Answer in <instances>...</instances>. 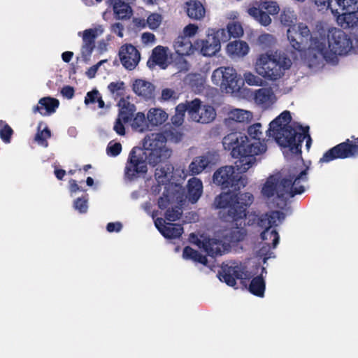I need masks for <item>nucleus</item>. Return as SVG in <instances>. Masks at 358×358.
Wrapping results in <instances>:
<instances>
[{"instance_id": "obj_1", "label": "nucleus", "mask_w": 358, "mask_h": 358, "mask_svg": "<svg viewBox=\"0 0 358 358\" xmlns=\"http://www.w3.org/2000/svg\"><path fill=\"white\" fill-rule=\"evenodd\" d=\"M143 150L133 148L129 154L125 167V176L131 180L138 174L148 171L147 164L156 166L166 162L172 155L173 150L167 144V138L163 133H152L143 140Z\"/></svg>"}, {"instance_id": "obj_2", "label": "nucleus", "mask_w": 358, "mask_h": 358, "mask_svg": "<svg viewBox=\"0 0 358 358\" xmlns=\"http://www.w3.org/2000/svg\"><path fill=\"white\" fill-rule=\"evenodd\" d=\"M315 29V50L326 62L336 64L338 56L346 55L353 49L352 38L343 30L336 27L326 30L321 24H317Z\"/></svg>"}, {"instance_id": "obj_3", "label": "nucleus", "mask_w": 358, "mask_h": 358, "mask_svg": "<svg viewBox=\"0 0 358 358\" xmlns=\"http://www.w3.org/2000/svg\"><path fill=\"white\" fill-rule=\"evenodd\" d=\"M307 169L299 173L289 176V178L282 177L280 174L269 176L262 188V195L278 206L283 204L282 201L304 192L307 180Z\"/></svg>"}, {"instance_id": "obj_4", "label": "nucleus", "mask_w": 358, "mask_h": 358, "mask_svg": "<svg viewBox=\"0 0 358 358\" xmlns=\"http://www.w3.org/2000/svg\"><path fill=\"white\" fill-rule=\"evenodd\" d=\"M222 144L225 150H231L234 157L238 158L235 165L241 173L252 167L256 163L255 156L265 152L267 149L264 142L250 143L246 135L237 132L224 136Z\"/></svg>"}, {"instance_id": "obj_5", "label": "nucleus", "mask_w": 358, "mask_h": 358, "mask_svg": "<svg viewBox=\"0 0 358 358\" xmlns=\"http://www.w3.org/2000/svg\"><path fill=\"white\" fill-rule=\"evenodd\" d=\"M292 60L284 52H266L259 54L254 64V69L259 76L269 81L280 79L292 66Z\"/></svg>"}, {"instance_id": "obj_6", "label": "nucleus", "mask_w": 358, "mask_h": 358, "mask_svg": "<svg viewBox=\"0 0 358 358\" xmlns=\"http://www.w3.org/2000/svg\"><path fill=\"white\" fill-rule=\"evenodd\" d=\"M253 199L252 194L248 192L238 194L226 192L217 196L214 204L222 209L220 213L224 220H236L241 224L246 217L247 207L252 204Z\"/></svg>"}, {"instance_id": "obj_7", "label": "nucleus", "mask_w": 358, "mask_h": 358, "mask_svg": "<svg viewBox=\"0 0 358 358\" xmlns=\"http://www.w3.org/2000/svg\"><path fill=\"white\" fill-rule=\"evenodd\" d=\"M309 127H302L300 124H296L294 128L283 130L280 132V136L282 140L284 139L285 142H280L277 137H273L279 145L284 148H288L289 150L294 153L297 154L301 151L302 145L303 141L305 143V149L309 151L311 145L312 139L308 134Z\"/></svg>"}, {"instance_id": "obj_8", "label": "nucleus", "mask_w": 358, "mask_h": 358, "mask_svg": "<svg viewBox=\"0 0 358 358\" xmlns=\"http://www.w3.org/2000/svg\"><path fill=\"white\" fill-rule=\"evenodd\" d=\"M213 180L217 185L223 188L231 187L234 190L245 187L248 182V178L236 173L232 166H224L218 169L213 174Z\"/></svg>"}, {"instance_id": "obj_9", "label": "nucleus", "mask_w": 358, "mask_h": 358, "mask_svg": "<svg viewBox=\"0 0 358 358\" xmlns=\"http://www.w3.org/2000/svg\"><path fill=\"white\" fill-rule=\"evenodd\" d=\"M229 40V36L224 29H208L206 39L197 40L195 45L200 48L204 56H213L221 48V42Z\"/></svg>"}, {"instance_id": "obj_10", "label": "nucleus", "mask_w": 358, "mask_h": 358, "mask_svg": "<svg viewBox=\"0 0 358 358\" xmlns=\"http://www.w3.org/2000/svg\"><path fill=\"white\" fill-rule=\"evenodd\" d=\"M211 80L215 85L221 87L229 94L238 92L240 85L236 69L229 66H222L213 71Z\"/></svg>"}, {"instance_id": "obj_11", "label": "nucleus", "mask_w": 358, "mask_h": 358, "mask_svg": "<svg viewBox=\"0 0 358 358\" xmlns=\"http://www.w3.org/2000/svg\"><path fill=\"white\" fill-rule=\"evenodd\" d=\"M285 219V215L282 213L275 210L271 211L264 215H262L258 222V224L262 227L265 229V230L262 233V238L263 240H267L268 236H270V238H273V244L274 247H276L279 242V236L275 229H271L273 227H276L280 224L283 220Z\"/></svg>"}, {"instance_id": "obj_12", "label": "nucleus", "mask_w": 358, "mask_h": 358, "mask_svg": "<svg viewBox=\"0 0 358 358\" xmlns=\"http://www.w3.org/2000/svg\"><path fill=\"white\" fill-rule=\"evenodd\" d=\"M189 116L195 122L208 124L215 119L216 111L212 106L195 99L189 101Z\"/></svg>"}, {"instance_id": "obj_13", "label": "nucleus", "mask_w": 358, "mask_h": 358, "mask_svg": "<svg viewBox=\"0 0 358 358\" xmlns=\"http://www.w3.org/2000/svg\"><path fill=\"white\" fill-rule=\"evenodd\" d=\"M287 36L290 45L297 50L303 49L304 42L311 38L310 29L303 23L289 27L287 31Z\"/></svg>"}, {"instance_id": "obj_14", "label": "nucleus", "mask_w": 358, "mask_h": 358, "mask_svg": "<svg viewBox=\"0 0 358 358\" xmlns=\"http://www.w3.org/2000/svg\"><path fill=\"white\" fill-rule=\"evenodd\" d=\"M196 244L199 248H203L211 256L222 255L229 248L228 242L226 241L222 233L217 234L215 237L211 238L199 240Z\"/></svg>"}, {"instance_id": "obj_15", "label": "nucleus", "mask_w": 358, "mask_h": 358, "mask_svg": "<svg viewBox=\"0 0 358 358\" xmlns=\"http://www.w3.org/2000/svg\"><path fill=\"white\" fill-rule=\"evenodd\" d=\"M350 157H354V155L350 148V139H346L326 151L319 162L328 163L337 159H344Z\"/></svg>"}, {"instance_id": "obj_16", "label": "nucleus", "mask_w": 358, "mask_h": 358, "mask_svg": "<svg viewBox=\"0 0 358 358\" xmlns=\"http://www.w3.org/2000/svg\"><path fill=\"white\" fill-rule=\"evenodd\" d=\"M248 277L247 273L241 264L233 263L231 265H224L219 273V278L227 285L234 287L236 285V279H243Z\"/></svg>"}, {"instance_id": "obj_17", "label": "nucleus", "mask_w": 358, "mask_h": 358, "mask_svg": "<svg viewBox=\"0 0 358 358\" xmlns=\"http://www.w3.org/2000/svg\"><path fill=\"white\" fill-rule=\"evenodd\" d=\"M219 161V155L215 151H210L196 157L189 165V171L192 175L202 173L206 168L216 164Z\"/></svg>"}, {"instance_id": "obj_18", "label": "nucleus", "mask_w": 358, "mask_h": 358, "mask_svg": "<svg viewBox=\"0 0 358 358\" xmlns=\"http://www.w3.org/2000/svg\"><path fill=\"white\" fill-rule=\"evenodd\" d=\"M292 119L289 111L285 110L269 124L267 131L269 136L277 137L280 142H285L280 136V132L287 129L294 128L296 124H290Z\"/></svg>"}, {"instance_id": "obj_19", "label": "nucleus", "mask_w": 358, "mask_h": 358, "mask_svg": "<svg viewBox=\"0 0 358 358\" xmlns=\"http://www.w3.org/2000/svg\"><path fill=\"white\" fill-rule=\"evenodd\" d=\"M119 57L122 66L129 71L134 69L141 59L140 52L131 44H125L120 48Z\"/></svg>"}, {"instance_id": "obj_20", "label": "nucleus", "mask_w": 358, "mask_h": 358, "mask_svg": "<svg viewBox=\"0 0 358 358\" xmlns=\"http://www.w3.org/2000/svg\"><path fill=\"white\" fill-rule=\"evenodd\" d=\"M104 31L102 25H97L93 28L85 29L79 32L78 35L83 38L82 52L84 55L88 56L94 48L96 38L101 36Z\"/></svg>"}, {"instance_id": "obj_21", "label": "nucleus", "mask_w": 358, "mask_h": 358, "mask_svg": "<svg viewBox=\"0 0 358 358\" xmlns=\"http://www.w3.org/2000/svg\"><path fill=\"white\" fill-rule=\"evenodd\" d=\"M253 101L262 108L268 109L276 102L277 97L271 87H262L255 90Z\"/></svg>"}, {"instance_id": "obj_22", "label": "nucleus", "mask_w": 358, "mask_h": 358, "mask_svg": "<svg viewBox=\"0 0 358 358\" xmlns=\"http://www.w3.org/2000/svg\"><path fill=\"white\" fill-rule=\"evenodd\" d=\"M155 224L160 233L166 238H177L183 233V228L178 224L167 222L162 218L155 220Z\"/></svg>"}, {"instance_id": "obj_23", "label": "nucleus", "mask_w": 358, "mask_h": 358, "mask_svg": "<svg viewBox=\"0 0 358 358\" xmlns=\"http://www.w3.org/2000/svg\"><path fill=\"white\" fill-rule=\"evenodd\" d=\"M315 5L318 7L319 10H330L334 15H336L338 12L335 6L339 8H349V6L355 8L357 5V0H315Z\"/></svg>"}, {"instance_id": "obj_24", "label": "nucleus", "mask_w": 358, "mask_h": 358, "mask_svg": "<svg viewBox=\"0 0 358 358\" xmlns=\"http://www.w3.org/2000/svg\"><path fill=\"white\" fill-rule=\"evenodd\" d=\"M345 10L341 15H337V22L343 29H350L357 25L358 22V0L357 5L349 6V8H341Z\"/></svg>"}, {"instance_id": "obj_25", "label": "nucleus", "mask_w": 358, "mask_h": 358, "mask_svg": "<svg viewBox=\"0 0 358 358\" xmlns=\"http://www.w3.org/2000/svg\"><path fill=\"white\" fill-rule=\"evenodd\" d=\"M151 59L152 63L150 61L148 62V65L150 67L155 64L165 69L171 62V54L168 48L158 45L153 49Z\"/></svg>"}, {"instance_id": "obj_26", "label": "nucleus", "mask_w": 358, "mask_h": 358, "mask_svg": "<svg viewBox=\"0 0 358 358\" xmlns=\"http://www.w3.org/2000/svg\"><path fill=\"white\" fill-rule=\"evenodd\" d=\"M226 222H231L232 227L229 230L224 231V233H222L227 242H228V246L229 247L230 243H236L243 240L245 236H246V231L244 229V226L245 225V219H243V222L241 224H238L240 222H237L236 220H225Z\"/></svg>"}, {"instance_id": "obj_27", "label": "nucleus", "mask_w": 358, "mask_h": 358, "mask_svg": "<svg viewBox=\"0 0 358 358\" xmlns=\"http://www.w3.org/2000/svg\"><path fill=\"white\" fill-rule=\"evenodd\" d=\"M136 0H109V3L113 6V9L115 17L118 20L128 19L132 14L131 5Z\"/></svg>"}, {"instance_id": "obj_28", "label": "nucleus", "mask_w": 358, "mask_h": 358, "mask_svg": "<svg viewBox=\"0 0 358 358\" xmlns=\"http://www.w3.org/2000/svg\"><path fill=\"white\" fill-rule=\"evenodd\" d=\"M226 50L231 58L240 59L249 53L250 46L245 41L236 40L227 44Z\"/></svg>"}, {"instance_id": "obj_29", "label": "nucleus", "mask_w": 358, "mask_h": 358, "mask_svg": "<svg viewBox=\"0 0 358 358\" xmlns=\"http://www.w3.org/2000/svg\"><path fill=\"white\" fill-rule=\"evenodd\" d=\"M182 200L180 187L175 186L171 191L169 189L166 192L163 193V196L158 201V205L160 208H164L167 207L169 203L179 204Z\"/></svg>"}, {"instance_id": "obj_30", "label": "nucleus", "mask_w": 358, "mask_h": 358, "mask_svg": "<svg viewBox=\"0 0 358 358\" xmlns=\"http://www.w3.org/2000/svg\"><path fill=\"white\" fill-rule=\"evenodd\" d=\"M187 189L186 198L192 203H195L203 194V183L200 179L192 178L187 182Z\"/></svg>"}, {"instance_id": "obj_31", "label": "nucleus", "mask_w": 358, "mask_h": 358, "mask_svg": "<svg viewBox=\"0 0 358 358\" xmlns=\"http://www.w3.org/2000/svg\"><path fill=\"white\" fill-rule=\"evenodd\" d=\"M132 89L138 96L145 99H150L154 96L155 87L147 80L136 79L133 83Z\"/></svg>"}, {"instance_id": "obj_32", "label": "nucleus", "mask_w": 358, "mask_h": 358, "mask_svg": "<svg viewBox=\"0 0 358 358\" xmlns=\"http://www.w3.org/2000/svg\"><path fill=\"white\" fill-rule=\"evenodd\" d=\"M253 117V113L245 109L233 108L227 112L228 120L238 123L248 124L252 121Z\"/></svg>"}, {"instance_id": "obj_33", "label": "nucleus", "mask_w": 358, "mask_h": 358, "mask_svg": "<svg viewBox=\"0 0 358 358\" xmlns=\"http://www.w3.org/2000/svg\"><path fill=\"white\" fill-rule=\"evenodd\" d=\"M59 106V101L55 99L45 97L40 99L38 104L33 109L34 113H39L42 115H48L53 113Z\"/></svg>"}, {"instance_id": "obj_34", "label": "nucleus", "mask_w": 358, "mask_h": 358, "mask_svg": "<svg viewBox=\"0 0 358 358\" xmlns=\"http://www.w3.org/2000/svg\"><path fill=\"white\" fill-rule=\"evenodd\" d=\"M169 117L168 113L161 108H151L147 113L149 125L157 127L164 124Z\"/></svg>"}, {"instance_id": "obj_35", "label": "nucleus", "mask_w": 358, "mask_h": 358, "mask_svg": "<svg viewBox=\"0 0 358 358\" xmlns=\"http://www.w3.org/2000/svg\"><path fill=\"white\" fill-rule=\"evenodd\" d=\"M173 48L176 52L182 56L190 55L194 52V48L190 40L182 36H179L175 40Z\"/></svg>"}, {"instance_id": "obj_36", "label": "nucleus", "mask_w": 358, "mask_h": 358, "mask_svg": "<svg viewBox=\"0 0 358 358\" xmlns=\"http://www.w3.org/2000/svg\"><path fill=\"white\" fill-rule=\"evenodd\" d=\"M118 106L120 110L117 118L124 122H131L136 111V106L123 98L120 100Z\"/></svg>"}, {"instance_id": "obj_37", "label": "nucleus", "mask_w": 358, "mask_h": 358, "mask_svg": "<svg viewBox=\"0 0 358 358\" xmlns=\"http://www.w3.org/2000/svg\"><path fill=\"white\" fill-rule=\"evenodd\" d=\"M187 15L194 20H201L205 16V8L201 2L192 0L186 3Z\"/></svg>"}, {"instance_id": "obj_38", "label": "nucleus", "mask_w": 358, "mask_h": 358, "mask_svg": "<svg viewBox=\"0 0 358 358\" xmlns=\"http://www.w3.org/2000/svg\"><path fill=\"white\" fill-rule=\"evenodd\" d=\"M248 14L263 26H268L271 23V18L262 9L253 6L248 10Z\"/></svg>"}, {"instance_id": "obj_39", "label": "nucleus", "mask_w": 358, "mask_h": 358, "mask_svg": "<svg viewBox=\"0 0 358 358\" xmlns=\"http://www.w3.org/2000/svg\"><path fill=\"white\" fill-rule=\"evenodd\" d=\"M173 168L169 164L160 165L156 168L155 178L159 184H165L171 178Z\"/></svg>"}, {"instance_id": "obj_40", "label": "nucleus", "mask_w": 358, "mask_h": 358, "mask_svg": "<svg viewBox=\"0 0 358 358\" xmlns=\"http://www.w3.org/2000/svg\"><path fill=\"white\" fill-rule=\"evenodd\" d=\"M130 125L137 132H144L149 129V123L144 113L138 112L132 118Z\"/></svg>"}, {"instance_id": "obj_41", "label": "nucleus", "mask_w": 358, "mask_h": 358, "mask_svg": "<svg viewBox=\"0 0 358 358\" xmlns=\"http://www.w3.org/2000/svg\"><path fill=\"white\" fill-rule=\"evenodd\" d=\"M185 112L189 114V101L178 104L176 108V113L171 117L174 125L180 126L183 123Z\"/></svg>"}, {"instance_id": "obj_42", "label": "nucleus", "mask_w": 358, "mask_h": 358, "mask_svg": "<svg viewBox=\"0 0 358 358\" xmlns=\"http://www.w3.org/2000/svg\"><path fill=\"white\" fill-rule=\"evenodd\" d=\"M50 131L48 127L43 122H40L38 125V132L35 136V141L38 144L43 147H47V139L50 137Z\"/></svg>"}, {"instance_id": "obj_43", "label": "nucleus", "mask_w": 358, "mask_h": 358, "mask_svg": "<svg viewBox=\"0 0 358 358\" xmlns=\"http://www.w3.org/2000/svg\"><path fill=\"white\" fill-rule=\"evenodd\" d=\"M182 257L185 259H191L199 262L203 265L207 264V259L205 256L200 255L197 251L189 247H185L183 250Z\"/></svg>"}, {"instance_id": "obj_44", "label": "nucleus", "mask_w": 358, "mask_h": 358, "mask_svg": "<svg viewBox=\"0 0 358 358\" xmlns=\"http://www.w3.org/2000/svg\"><path fill=\"white\" fill-rule=\"evenodd\" d=\"M296 20V16L293 10L290 8H285L280 15V20L282 24L286 27H294V23Z\"/></svg>"}, {"instance_id": "obj_45", "label": "nucleus", "mask_w": 358, "mask_h": 358, "mask_svg": "<svg viewBox=\"0 0 358 358\" xmlns=\"http://www.w3.org/2000/svg\"><path fill=\"white\" fill-rule=\"evenodd\" d=\"M276 43V38L272 34L264 33L259 36L257 44L262 49H267L273 47Z\"/></svg>"}, {"instance_id": "obj_46", "label": "nucleus", "mask_w": 358, "mask_h": 358, "mask_svg": "<svg viewBox=\"0 0 358 358\" xmlns=\"http://www.w3.org/2000/svg\"><path fill=\"white\" fill-rule=\"evenodd\" d=\"M243 79L250 86L259 87L264 84V80L262 77L258 74L256 75L254 73L246 71L243 74Z\"/></svg>"}, {"instance_id": "obj_47", "label": "nucleus", "mask_w": 358, "mask_h": 358, "mask_svg": "<svg viewBox=\"0 0 358 358\" xmlns=\"http://www.w3.org/2000/svg\"><path fill=\"white\" fill-rule=\"evenodd\" d=\"M264 289L265 283L262 277H256L252 280L250 285V292L257 296H262L264 294Z\"/></svg>"}, {"instance_id": "obj_48", "label": "nucleus", "mask_w": 358, "mask_h": 358, "mask_svg": "<svg viewBox=\"0 0 358 358\" xmlns=\"http://www.w3.org/2000/svg\"><path fill=\"white\" fill-rule=\"evenodd\" d=\"M255 5L266 10L270 15H276L280 10L278 5L275 1L259 0L256 1Z\"/></svg>"}, {"instance_id": "obj_49", "label": "nucleus", "mask_w": 358, "mask_h": 358, "mask_svg": "<svg viewBox=\"0 0 358 358\" xmlns=\"http://www.w3.org/2000/svg\"><path fill=\"white\" fill-rule=\"evenodd\" d=\"M108 89L115 98L121 97L125 92V84L122 81L112 82Z\"/></svg>"}, {"instance_id": "obj_50", "label": "nucleus", "mask_w": 358, "mask_h": 358, "mask_svg": "<svg viewBox=\"0 0 358 358\" xmlns=\"http://www.w3.org/2000/svg\"><path fill=\"white\" fill-rule=\"evenodd\" d=\"M163 20L162 15L157 13H152L148 16L147 26L152 30L159 27Z\"/></svg>"}, {"instance_id": "obj_51", "label": "nucleus", "mask_w": 358, "mask_h": 358, "mask_svg": "<svg viewBox=\"0 0 358 358\" xmlns=\"http://www.w3.org/2000/svg\"><path fill=\"white\" fill-rule=\"evenodd\" d=\"M13 129L4 121L0 120V137L6 143L10 141Z\"/></svg>"}, {"instance_id": "obj_52", "label": "nucleus", "mask_w": 358, "mask_h": 358, "mask_svg": "<svg viewBox=\"0 0 358 358\" xmlns=\"http://www.w3.org/2000/svg\"><path fill=\"white\" fill-rule=\"evenodd\" d=\"M227 33L229 38L230 36L233 37H240L243 34V29L242 26L238 22H232L229 23L227 26Z\"/></svg>"}, {"instance_id": "obj_53", "label": "nucleus", "mask_w": 358, "mask_h": 358, "mask_svg": "<svg viewBox=\"0 0 358 358\" xmlns=\"http://www.w3.org/2000/svg\"><path fill=\"white\" fill-rule=\"evenodd\" d=\"M178 99V94L172 89L164 88L162 90L159 100L161 101H173Z\"/></svg>"}, {"instance_id": "obj_54", "label": "nucleus", "mask_w": 358, "mask_h": 358, "mask_svg": "<svg viewBox=\"0 0 358 358\" xmlns=\"http://www.w3.org/2000/svg\"><path fill=\"white\" fill-rule=\"evenodd\" d=\"M182 215V212L178 206L169 209L166 213V220L174 222L178 220Z\"/></svg>"}, {"instance_id": "obj_55", "label": "nucleus", "mask_w": 358, "mask_h": 358, "mask_svg": "<svg viewBox=\"0 0 358 358\" xmlns=\"http://www.w3.org/2000/svg\"><path fill=\"white\" fill-rule=\"evenodd\" d=\"M261 127L262 125L259 123L250 126L248 129V135L253 139H259L260 136L262 135Z\"/></svg>"}, {"instance_id": "obj_56", "label": "nucleus", "mask_w": 358, "mask_h": 358, "mask_svg": "<svg viewBox=\"0 0 358 358\" xmlns=\"http://www.w3.org/2000/svg\"><path fill=\"white\" fill-rule=\"evenodd\" d=\"M122 150V145L120 143L110 142L107 147V153L111 156L118 155Z\"/></svg>"}, {"instance_id": "obj_57", "label": "nucleus", "mask_w": 358, "mask_h": 358, "mask_svg": "<svg viewBox=\"0 0 358 358\" xmlns=\"http://www.w3.org/2000/svg\"><path fill=\"white\" fill-rule=\"evenodd\" d=\"M199 30L198 26L194 24H189L184 27L182 34L184 37L189 38L195 36Z\"/></svg>"}, {"instance_id": "obj_58", "label": "nucleus", "mask_w": 358, "mask_h": 358, "mask_svg": "<svg viewBox=\"0 0 358 358\" xmlns=\"http://www.w3.org/2000/svg\"><path fill=\"white\" fill-rule=\"evenodd\" d=\"M141 42L145 45H152L155 43V36L150 32L143 33L141 35Z\"/></svg>"}, {"instance_id": "obj_59", "label": "nucleus", "mask_w": 358, "mask_h": 358, "mask_svg": "<svg viewBox=\"0 0 358 358\" xmlns=\"http://www.w3.org/2000/svg\"><path fill=\"white\" fill-rule=\"evenodd\" d=\"M87 201L84 199H78L74 202V208L80 213H86L88 208Z\"/></svg>"}, {"instance_id": "obj_60", "label": "nucleus", "mask_w": 358, "mask_h": 358, "mask_svg": "<svg viewBox=\"0 0 358 358\" xmlns=\"http://www.w3.org/2000/svg\"><path fill=\"white\" fill-rule=\"evenodd\" d=\"M100 94L98 90H94L92 92H89L87 94V96L85 99V104H88L90 103H93L97 101V100L100 97Z\"/></svg>"}, {"instance_id": "obj_61", "label": "nucleus", "mask_w": 358, "mask_h": 358, "mask_svg": "<svg viewBox=\"0 0 358 358\" xmlns=\"http://www.w3.org/2000/svg\"><path fill=\"white\" fill-rule=\"evenodd\" d=\"M111 31L113 33L117 34L120 38H122L124 36V26L120 22H116L112 24Z\"/></svg>"}, {"instance_id": "obj_62", "label": "nucleus", "mask_w": 358, "mask_h": 358, "mask_svg": "<svg viewBox=\"0 0 358 358\" xmlns=\"http://www.w3.org/2000/svg\"><path fill=\"white\" fill-rule=\"evenodd\" d=\"M123 121L120 120L118 118L116 119V121L115 122L113 129L119 135L124 134V127L123 125Z\"/></svg>"}, {"instance_id": "obj_63", "label": "nucleus", "mask_w": 358, "mask_h": 358, "mask_svg": "<svg viewBox=\"0 0 358 358\" xmlns=\"http://www.w3.org/2000/svg\"><path fill=\"white\" fill-rule=\"evenodd\" d=\"M352 141L350 140V148L353 152L354 157L358 156V137L355 138L354 136L351 137Z\"/></svg>"}, {"instance_id": "obj_64", "label": "nucleus", "mask_w": 358, "mask_h": 358, "mask_svg": "<svg viewBox=\"0 0 358 358\" xmlns=\"http://www.w3.org/2000/svg\"><path fill=\"white\" fill-rule=\"evenodd\" d=\"M61 93L66 98L71 99L74 94V90L72 87L65 86L62 89Z\"/></svg>"}]
</instances>
